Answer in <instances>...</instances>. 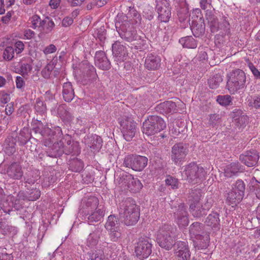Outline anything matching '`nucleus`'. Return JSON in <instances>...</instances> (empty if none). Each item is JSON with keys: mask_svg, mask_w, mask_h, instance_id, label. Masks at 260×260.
<instances>
[{"mask_svg": "<svg viewBox=\"0 0 260 260\" xmlns=\"http://www.w3.org/2000/svg\"><path fill=\"white\" fill-rule=\"evenodd\" d=\"M202 204H189V211L194 217L200 218L206 214Z\"/></svg>", "mask_w": 260, "mask_h": 260, "instance_id": "33", "label": "nucleus"}, {"mask_svg": "<svg viewBox=\"0 0 260 260\" xmlns=\"http://www.w3.org/2000/svg\"><path fill=\"white\" fill-rule=\"evenodd\" d=\"M164 119L156 115L149 116L143 124V133L151 136L163 130L166 127Z\"/></svg>", "mask_w": 260, "mask_h": 260, "instance_id": "6", "label": "nucleus"}, {"mask_svg": "<svg viewBox=\"0 0 260 260\" xmlns=\"http://www.w3.org/2000/svg\"><path fill=\"white\" fill-rule=\"evenodd\" d=\"M112 54L117 61H123L126 59L128 51L126 47L119 41H116L112 46Z\"/></svg>", "mask_w": 260, "mask_h": 260, "instance_id": "15", "label": "nucleus"}, {"mask_svg": "<svg viewBox=\"0 0 260 260\" xmlns=\"http://www.w3.org/2000/svg\"><path fill=\"white\" fill-rule=\"evenodd\" d=\"M90 260H107V258L102 251L99 250L90 254Z\"/></svg>", "mask_w": 260, "mask_h": 260, "instance_id": "62", "label": "nucleus"}, {"mask_svg": "<svg viewBox=\"0 0 260 260\" xmlns=\"http://www.w3.org/2000/svg\"><path fill=\"white\" fill-rule=\"evenodd\" d=\"M36 125V127L34 128L36 133L40 134L43 137L53 135L52 129L46 125H44L41 120H37Z\"/></svg>", "mask_w": 260, "mask_h": 260, "instance_id": "31", "label": "nucleus"}, {"mask_svg": "<svg viewBox=\"0 0 260 260\" xmlns=\"http://www.w3.org/2000/svg\"><path fill=\"white\" fill-rule=\"evenodd\" d=\"M30 139V134L27 129L21 131L18 137L19 144L24 145Z\"/></svg>", "mask_w": 260, "mask_h": 260, "instance_id": "52", "label": "nucleus"}, {"mask_svg": "<svg viewBox=\"0 0 260 260\" xmlns=\"http://www.w3.org/2000/svg\"><path fill=\"white\" fill-rule=\"evenodd\" d=\"M176 229L169 224H164L159 228L157 235L158 245L166 250H169L175 244Z\"/></svg>", "mask_w": 260, "mask_h": 260, "instance_id": "3", "label": "nucleus"}, {"mask_svg": "<svg viewBox=\"0 0 260 260\" xmlns=\"http://www.w3.org/2000/svg\"><path fill=\"white\" fill-rule=\"evenodd\" d=\"M219 30L223 31L221 32L222 35H230V23L225 18H223L222 21L219 23Z\"/></svg>", "mask_w": 260, "mask_h": 260, "instance_id": "57", "label": "nucleus"}, {"mask_svg": "<svg viewBox=\"0 0 260 260\" xmlns=\"http://www.w3.org/2000/svg\"><path fill=\"white\" fill-rule=\"evenodd\" d=\"M0 233L4 235L14 234L16 233V230L14 226L4 222H0Z\"/></svg>", "mask_w": 260, "mask_h": 260, "instance_id": "45", "label": "nucleus"}, {"mask_svg": "<svg viewBox=\"0 0 260 260\" xmlns=\"http://www.w3.org/2000/svg\"><path fill=\"white\" fill-rule=\"evenodd\" d=\"M6 174L10 179L20 180L23 176L22 166L19 162H13L8 165L6 169Z\"/></svg>", "mask_w": 260, "mask_h": 260, "instance_id": "13", "label": "nucleus"}, {"mask_svg": "<svg viewBox=\"0 0 260 260\" xmlns=\"http://www.w3.org/2000/svg\"><path fill=\"white\" fill-rule=\"evenodd\" d=\"M108 231L109 237L112 242H118L121 239V233L119 229Z\"/></svg>", "mask_w": 260, "mask_h": 260, "instance_id": "59", "label": "nucleus"}, {"mask_svg": "<svg viewBox=\"0 0 260 260\" xmlns=\"http://www.w3.org/2000/svg\"><path fill=\"white\" fill-rule=\"evenodd\" d=\"M21 200H26V198L23 195V192L20 191L17 194V197L10 195L7 197V201H10L12 204V206L16 210H18L22 208Z\"/></svg>", "mask_w": 260, "mask_h": 260, "instance_id": "27", "label": "nucleus"}, {"mask_svg": "<svg viewBox=\"0 0 260 260\" xmlns=\"http://www.w3.org/2000/svg\"><path fill=\"white\" fill-rule=\"evenodd\" d=\"M14 48L12 46L7 47L3 52V58L5 60L10 61L14 57Z\"/></svg>", "mask_w": 260, "mask_h": 260, "instance_id": "55", "label": "nucleus"}, {"mask_svg": "<svg viewBox=\"0 0 260 260\" xmlns=\"http://www.w3.org/2000/svg\"><path fill=\"white\" fill-rule=\"evenodd\" d=\"M222 81V76L220 74H216L209 79L208 84L211 88L215 89L219 86Z\"/></svg>", "mask_w": 260, "mask_h": 260, "instance_id": "46", "label": "nucleus"}, {"mask_svg": "<svg viewBox=\"0 0 260 260\" xmlns=\"http://www.w3.org/2000/svg\"><path fill=\"white\" fill-rule=\"evenodd\" d=\"M196 240L194 241V245L196 249H204L208 247L210 241L209 235L207 234L198 235L195 237Z\"/></svg>", "mask_w": 260, "mask_h": 260, "instance_id": "25", "label": "nucleus"}, {"mask_svg": "<svg viewBox=\"0 0 260 260\" xmlns=\"http://www.w3.org/2000/svg\"><path fill=\"white\" fill-rule=\"evenodd\" d=\"M207 20L210 24L212 32L214 33L219 30V23L217 18L214 15L209 16L207 18Z\"/></svg>", "mask_w": 260, "mask_h": 260, "instance_id": "51", "label": "nucleus"}, {"mask_svg": "<svg viewBox=\"0 0 260 260\" xmlns=\"http://www.w3.org/2000/svg\"><path fill=\"white\" fill-rule=\"evenodd\" d=\"M161 59L160 57L152 53L148 54L145 61V67L149 70H157L160 67Z\"/></svg>", "mask_w": 260, "mask_h": 260, "instance_id": "21", "label": "nucleus"}, {"mask_svg": "<svg viewBox=\"0 0 260 260\" xmlns=\"http://www.w3.org/2000/svg\"><path fill=\"white\" fill-rule=\"evenodd\" d=\"M57 180L56 177L53 175H50L48 177H45L43 180V185L45 187H48L55 182Z\"/></svg>", "mask_w": 260, "mask_h": 260, "instance_id": "64", "label": "nucleus"}, {"mask_svg": "<svg viewBox=\"0 0 260 260\" xmlns=\"http://www.w3.org/2000/svg\"><path fill=\"white\" fill-rule=\"evenodd\" d=\"M69 166L70 169L75 172H80L81 171L84 167V164L83 161L76 157H73L71 158L69 160Z\"/></svg>", "mask_w": 260, "mask_h": 260, "instance_id": "35", "label": "nucleus"}, {"mask_svg": "<svg viewBox=\"0 0 260 260\" xmlns=\"http://www.w3.org/2000/svg\"><path fill=\"white\" fill-rule=\"evenodd\" d=\"M155 109L156 112L162 114L175 113L178 111L176 103L171 101L160 103L155 107Z\"/></svg>", "mask_w": 260, "mask_h": 260, "instance_id": "19", "label": "nucleus"}, {"mask_svg": "<svg viewBox=\"0 0 260 260\" xmlns=\"http://www.w3.org/2000/svg\"><path fill=\"white\" fill-rule=\"evenodd\" d=\"M152 252V240L147 237H140L135 248V253L139 258H147Z\"/></svg>", "mask_w": 260, "mask_h": 260, "instance_id": "8", "label": "nucleus"}, {"mask_svg": "<svg viewBox=\"0 0 260 260\" xmlns=\"http://www.w3.org/2000/svg\"><path fill=\"white\" fill-rule=\"evenodd\" d=\"M128 16V20L133 22V24H136L138 23H140L141 17L140 15L134 9L131 10L127 15Z\"/></svg>", "mask_w": 260, "mask_h": 260, "instance_id": "49", "label": "nucleus"}, {"mask_svg": "<svg viewBox=\"0 0 260 260\" xmlns=\"http://www.w3.org/2000/svg\"><path fill=\"white\" fill-rule=\"evenodd\" d=\"M118 224L119 220L118 218L114 215H110L108 217L105 226L107 231H112L113 229H119Z\"/></svg>", "mask_w": 260, "mask_h": 260, "instance_id": "41", "label": "nucleus"}, {"mask_svg": "<svg viewBox=\"0 0 260 260\" xmlns=\"http://www.w3.org/2000/svg\"><path fill=\"white\" fill-rule=\"evenodd\" d=\"M29 20L31 21V23L30 27L34 29H36L37 28L40 29L42 24H43L45 23L37 15H33L30 18Z\"/></svg>", "mask_w": 260, "mask_h": 260, "instance_id": "54", "label": "nucleus"}, {"mask_svg": "<svg viewBox=\"0 0 260 260\" xmlns=\"http://www.w3.org/2000/svg\"><path fill=\"white\" fill-rule=\"evenodd\" d=\"M246 75L243 71L236 69L232 71L228 76L226 87L231 94H234L238 90L244 87L246 83Z\"/></svg>", "mask_w": 260, "mask_h": 260, "instance_id": "5", "label": "nucleus"}, {"mask_svg": "<svg viewBox=\"0 0 260 260\" xmlns=\"http://www.w3.org/2000/svg\"><path fill=\"white\" fill-rule=\"evenodd\" d=\"M248 106L255 109L260 108V94L253 96L248 100Z\"/></svg>", "mask_w": 260, "mask_h": 260, "instance_id": "61", "label": "nucleus"}, {"mask_svg": "<svg viewBox=\"0 0 260 260\" xmlns=\"http://www.w3.org/2000/svg\"><path fill=\"white\" fill-rule=\"evenodd\" d=\"M119 220L127 226L136 224L140 218V210L131 198L122 201L119 206Z\"/></svg>", "mask_w": 260, "mask_h": 260, "instance_id": "2", "label": "nucleus"}, {"mask_svg": "<svg viewBox=\"0 0 260 260\" xmlns=\"http://www.w3.org/2000/svg\"><path fill=\"white\" fill-rule=\"evenodd\" d=\"M16 140L14 138L8 137L5 141L4 146V151L8 155H11L16 151Z\"/></svg>", "mask_w": 260, "mask_h": 260, "instance_id": "30", "label": "nucleus"}, {"mask_svg": "<svg viewBox=\"0 0 260 260\" xmlns=\"http://www.w3.org/2000/svg\"><path fill=\"white\" fill-rule=\"evenodd\" d=\"M174 212L175 220L180 227L186 226L188 224V215L186 210V207L184 203H180Z\"/></svg>", "mask_w": 260, "mask_h": 260, "instance_id": "12", "label": "nucleus"}, {"mask_svg": "<svg viewBox=\"0 0 260 260\" xmlns=\"http://www.w3.org/2000/svg\"><path fill=\"white\" fill-rule=\"evenodd\" d=\"M177 246L175 254L178 260H189L190 253L185 242L180 241L177 243Z\"/></svg>", "mask_w": 260, "mask_h": 260, "instance_id": "22", "label": "nucleus"}, {"mask_svg": "<svg viewBox=\"0 0 260 260\" xmlns=\"http://www.w3.org/2000/svg\"><path fill=\"white\" fill-rule=\"evenodd\" d=\"M121 132L124 139L129 141L136 134V123L129 117H123L120 121Z\"/></svg>", "mask_w": 260, "mask_h": 260, "instance_id": "10", "label": "nucleus"}, {"mask_svg": "<svg viewBox=\"0 0 260 260\" xmlns=\"http://www.w3.org/2000/svg\"><path fill=\"white\" fill-rule=\"evenodd\" d=\"M45 23L41 26L40 30L44 34H49L51 32L55 26V23L52 19L47 17L43 20Z\"/></svg>", "mask_w": 260, "mask_h": 260, "instance_id": "38", "label": "nucleus"}, {"mask_svg": "<svg viewBox=\"0 0 260 260\" xmlns=\"http://www.w3.org/2000/svg\"><path fill=\"white\" fill-rule=\"evenodd\" d=\"M23 195L26 198V200L34 201L40 197L41 191L36 187H33L32 189H28L26 193L23 192Z\"/></svg>", "mask_w": 260, "mask_h": 260, "instance_id": "39", "label": "nucleus"}, {"mask_svg": "<svg viewBox=\"0 0 260 260\" xmlns=\"http://www.w3.org/2000/svg\"><path fill=\"white\" fill-rule=\"evenodd\" d=\"M94 61L95 66L103 70H108L111 68L110 62L103 51L96 52Z\"/></svg>", "mask_w": 260, "mask_h": 260, "instance_id": "18", "label": "nucleus"}, {"mask_svg": "<svg viewBox=\"0 0 260 260\" xmlns=\"http://www.w3.org/2000/svg\"><path fill=\"white\" fill-rule=\"evenodd\" d=\"M62 95L67 102H71L75 96L74 90L70 82L64 83L62 85Z\"/></svg>", "mask_w": 260, "mask_h": 260, "instance_id": "26", "label": "nucleus"}, {"mask_svg": "<svg viewBox=\"0 0 260 260\" xmlns=\"http://www.w3.org/2000/svg\"><path fill=\"white\" fill-rule=\"evenodd\" d=\"M130 178L131 174L127 173H123L120 174L118 178L115 179V183L122 189L124 190L127 189Z\"/></svg>", "mask_w": 260, "mask_h": 260, "instance_id": "32", "label": "nucleus"}, {"mask_svg": "<svg viewBox=\"0 0 260 260\" xmlns=\"http://www.w3.org/2000/svg\"><path fill=\"white\" fill-rule=\"evenodd\" d=\"M128 182L129 183L127 189H129L132 192H138L143 187V185L140 181L137 178H134L131 174V178H129V181Z\"/></svg>", "mask_w": 260, "mask_h": 260, "instance_id": "36", "label": "nucleus"}, {"mask_svg": "<svg viewBox=\"0 0 260 260\" xmlns=\"http://www.w3.org/2000/svg\"><path fill=\"white\" fill-rule=\"evenodd\" d=\"M55 68L53 61L50 62L42 70L41 74L42 76L45 79L50 78V75Z\"/></svg>", "mask_w": 260, "mask_h": 260, "instance_id": "50", "label": "nucleus"}, {"mask_svg": "<svg viewBox=\"0 0 260 260\" xmlns=\"http://www.w3.org/2000/svg\"><path fill=\"white\" fill-rule=\"evenodd\" d=\"M259 155L257 151L252 150L247 151L240 155L241 161L248 167L255 166L258 162Z\"/></svg>", "mask_w": 260, "mask_h": 260, "instance_id": "14", "label": "nucleus"}, {"mask_svg": "<svg viewBox=\"0 0 260 260\" xmlns=\"http://www.w3.org/2000/svg\"><path fill=\"white\" fill-rule=\"evenodd\" d=\"M216 101L222 106H228L232 102V98L230 95H218Z\"/></svg>", "mask_w": 260, "mask_h": 260, "instance_id": "60", "label": "nucleus"}, {"mask_svg": "<svg viewBox=\"0 0 260 260\" xmlns=\"http://www.w3.org/2000/svg\"><path fill=\"white\" fill-rule=\"evenodd\" d=\"M100 231L97 230L89 235L86 241L88 246L93 247L97 244L100 238Z\"/></svg>", "mask_w": 260, "mask_h": 260, "instance_id": "43", "label": "nucleus"}, {"mask_svg": "<svg viewBox=\"0 0 260 260\" xmlns=\"http://www.w3.org/2000/svg\"><path fill=\"white\" fill-rule=\"evenodd\" d=\"M64 142L63 153L67 155H72L75 157L80 153L81 149L79 143L72 141V137L69 135H66L63 138Z\"/></svg>", "mask_w": 260, "mask_h": 260, "instance_id": "11", "label": "nucleus"}, {"mask_svg": "<svg viewBox=\"0 0 260 260\" xmlns=\"http://www.w3.org/2000/svg\"><path fill=\"white\" fill-rule=\"evenodd\" d=\"M104 215V211L100 208H98L92 211H90L89 213L87 212L86 221L89 223H92L93 222H98L100 221Z\"/></svg>", "mask_w": 260, "mask_h": 260, "instance_id": "29", "label": "nucleus"}, {"mask_svg": "<svg viewBox=\"0 0 260 260\" xmlns=\"http://www.w3.org/2000/svg\"><path fill=\"white\" fill-rule=\"evenodd\" d=\"M190 28L193 36L196 37H200L205 33V25L204 22L197 23L192 22Z\"/></svg>", "mask_w": 260, "mask_h": 260, "instance_id": "34", "label": "nucleus"}, {"mask_svg": "<svg viewBox=\"0 0 260 260\" xmlns=\"http://www.w3.org/2000/svg\"><path fill=\"white\" fill-rule=\"evenodd\" d=\"M202 224L200 222H194L189 227V233L191 235L194 236V237L198 235H201L202 231Z\"/></svg>", "mask_w": 260, "mask_h": 260, "instance_id": "48", "label": "nucleus"}, {"mask_svg": "<svg viewBox=\"0 0 260 260\" xmlns=\"http://www.w3.org/2000/svg\"><path fill=\"white\" fill-rule=\"evenodd\" d=\"M206 172L196 162H191L184 167L182 175L186 177L187 181L192 184L201 183L205 179Z\"/></svg>", "mask_w": 260, "mask_h": 260, "instance_id": "4", "label": "nucleus"}, {"mask_svg": "<svg viewBox=\"0 0 260 260\" xmlns=\"http://www.w3.org/2000/svg\"><path fill=\"white\" fill-rule=\"evenodd\" d=\"M86 146L89 148L91 151L98 152L102 146V138L96 135L87 136L84 139Z\"/></svg>", "mask_w": 260, "mask_h": 260, "instance_id": "16", "label": "nucleus"}, {"mask_svg": "<svg viewBox=\"0 0 260 260\" xmlns=\"http://www.w3.org/2000/svg\"><path fill=\"white\" fill-rule=\"evenodd\" d=\"M244 167L239 162H234L227 166L224 169V175L228 178L236 175L239 172H242Z\"/></svg>", "mask_w": 260, "mask_h": 260, "instance_id": "24", "label": "nucleus"}, {"mask_svg": "<svg viewBox=\"0 0 260 260\" xmlns=\"http://www.w3.org/2000/svg\"><path fill=\"white\" fill-rule=\"evenodd\" d=\"M178 16L180 22L184 23V26L190 24L189 14L186 8L180 9L178 12Z\"/></svg>", "mask_w": 260, "mask_h": 260, "instance_id": "42", "label": "nucleus"}, {"mask_svg": "<svg viewBox=\"0 0 260 260\" xmlns=\"http://www.w3.org/2000/svg\"><path fill=\"white\" fill-rule=\"evenodd\" d=\"M99 200L97 198L95 197H91L87 199L85 202V206L84 209L85 212L90 213V211H92L98 208Z\"/></svg>", "mask_w": 260, "mask_h": 260, "instance_id": "37", "label": "nucleus"}, {"mask_svg": "<svg viewBox=\"0 0 260 260\" xmlns=\"http://www.w3.org/2000/svg\"><path fill=\"white\" fill-rule=\"evenodd\" d=\"M243 196L234 189H232L227 193L226 202L229 205H236L243 199Z\"/></svg>", "mask_w": 260, "mask_h": 260, "instance_id": "28", "label": "nucleus"}, {"mask_svg": "<svg viewBox=\"0 0 260 260\" xmlns=\"http://www.w3.org/2000/svg\"><path fill=\"white\" fill-rule=\"evenodd\" d=\"M148 158L139 155H129L126 156L123 161V165L126 168L132 169L135 171H142L147 166Z\"/></svg>", "mask_w": 260, "mask_h": 260, "instance_id": "7", "label": "nucleus"}, {"mask_svg": "<svg viewBox=\"0 0 260 260\" xmlns=\"http://www.w3.org/2000/svg\"><path fill=\"white\" fill-rule=\"evenodd\" d=\"M165 182L167 185L171 186L173 189L178 188L179 180L177 178L171 175H168L165 180Z\"/></svg>", "mask_w": 260, "mask_h": 260, "instance_id": "58", "label": "nucleus"}, {"mask_svg": "<svg viewBox=\"0 0 260 260\" xmlns=\"http://www.w3.org/2000/svg\"><path fill=\"white\" fill-rule=\"evenodd\" d=\"M249 186L250 190L254 191L256 197L260 199V181L253 177L249 182Z\"/></svg>", "mask_w": 260, "mask_h": 260, "instance_id": "44", "label": "nucleus"}, {"mask_svg": "<svg viewBox=\"0 0 260 260\" xmlns=\"http://www.w3.org/2000/svg\"><path fill=\"white\" fill-rule=\"evenodd\" d=\"M204 223L205 225L209 226L213 230H219L220 226L219 214L215 212H212L206 217Z\"/></svg>", "mask_w": 260, "mask_h": 260, "instance_id": "23", "label": "nucleus"}, {"mask_svg": "<svg viewBox=\"0 0 260 260\" xmlns=\"http://www.w3.org/2000/svg\"><path fill=\"white\" fill-rule=\"evenodd\" d=\"M64 142L63 139L59 142L54 143L50 148L46 150L47 156L51 157H57L62 155L64 152Z\"/></svg>", "mask_w": 260, "mask_h": 260, "instance_id": "20", "label": "nucleus"}, {"mask_svg": "<svg viewBox=\"0 0 260 260\" xmlns=\"http://www.w3.org/2000/svg\"><path fill=\"white\" fill-rule=\"evenodd\" d=\"M232 189L244 197L245 185L244 181L241 179L236 181V183L232 186Z\"/></svg>", "mask_w": 260, "mask_h": 260, "instance_id": "53", "label": "nucleus"}, {"mask_svg": "<svg viewBox=\"0 0 260 260\" xmlns=\"http://www.w3.org/2000/svg\"><path fill=\"white\" fill-rule=\"evenodd\" d=\"M156 8L158 14V19L161 22H168L171 14L169 4L167 1L161 2L157 4Z\"/></svg>", "mask_w": 260, "mask_h": 260, "instance_id": "17", "label": "nucleus"}, {"mask_svg": "<svg viewBox=\"0 0 260 260\" xmlns=\"http://www.w3.org/2000/svg\"><path fill=\"white\" fill-rule=\"evenodd\" d=\"M35 108L36 111L40 115L44 114L47 111L46 104L39 99H37Z\"/></svg>", "mask_w": 260, "mask_h": 260, "instance_id": "56", "label": "nucleus"}, {"mask_svg": "<svg viewBox=\"0 0 260 260\" xmlns=\"http://www.w3.org/2000/svg\"><path fill=\"white\" fill-rule=\"evenodd\" d=\"M188 150L182 143L175 144L172 148L171 158L172 161L177 166L182 164L187 154Z\"/></svg>", "mask_w": 260, "mask_h": 260, "instance_id": "9", "label": "nucleus"}, {"mask_svg": "<svg viewBox=\"0 0 260 260\" xmlns=\"http://www.w3.org/2000/svg\"><path fill=\"white\" fill-rule=\"evenodd\" d=\"M247 121L248 117L247 115L243 116L233 120L235 125L239 128L245 126Z\"/></svg>", "mask_w": 260, "mask_h": 260, "instance_id": "63", "label": "nucleus"}, {"mask_svg": "<svg viewBox=\"0 0 260 260\" xmlns=\"http://www.w3.org/2000/svg\"><path fill=\"white\" fill-rule=\"evenodd\" d=\"M201 193L198 190H191L189 193V202L190 204H201L200 202Z\"/></svg>", "mask_w": 260, "mask_h": 260, "instance_id": "47", "label": "nucleus"}, {"mask_svg": "<svg viewBox=\"0 0 260 260\" xmlns=\"http://www.w3.org/2000/svg\"><path fill=\"white\" fill-rule=\"evenodd\" d=\"M179 43L183 47L187 48H196L197 47V41L191 36H186L181 38L179 40Z\"/></svg>", "mask_w": 260, "mask_h": 260, "instance_id": "40", "label": "nucleus"}, {"mask_svg": "<svg viewBox=\"0 0 260 260\" xmlns=\"http://www.w3.org/2000/svg\"><path fill=\"white\" fill-rule=\"evenodd\" d=\"M135 24L128 20V16H121L115 23L119 36L123 40L133 42L136 49H141L144 44V40L137 34Z\"/></svg>", "mask_w": 260, "mask_h": 260, "instance_id": "1", "label": "nucleus"}]
</instances>
